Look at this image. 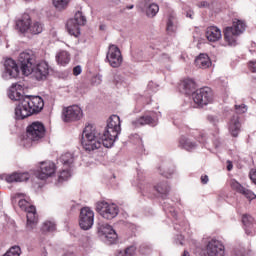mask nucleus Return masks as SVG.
<instances>
[{
	"label": "nucleus",
	"instance_id": "nucleus-1",
	"mask_svg": "<svg viewBox=\"0 0 256 256\" xmlns=\"http://www.w3.org/2000/svg\"><path fill=\"white\" fill-rule=\"evenodd\" d=\"M119 133H121V120L119 116H111L107 129L102 134L94 124H86L82 131L81 144L85 151L100 149L102 144L109 149L116 142Z\"/></svg>",
	"mask_w": 256,
	"mask_h": 256
},
{
	"label": "nucleus",
	"instance_id": "nucleus-2",
	"mask_svg": "<svg viewBox=\"0 0 256 256\" xmlns=\"http://www.w3.org/2000/svg\"><path fill=\"white\" fill-rule=\"evenodd\" d=\"M19 89H22L21 85H12L8 94L11 100L19 101L15 108L16 120H25V118H29V115L43 110L45 102L41 96H22Z\"/></svg>",
	"mask_w": 256,
	"mask_h": 256
},
{
	"label": "nucleus",
	"instance_id": "nucleus-3",
	"mask_svg": "<svg viewBox=\"0 0 256 256\" xmlns=\"http://www.w3.org/2000/svg\"><path fill=\"white\" fill-rule=\"evenodd\" d=\"M15 199H18V205L22 210L26 211L27 217V228L32 230L37 226L39 221V216L36 210V206H33L28 202L26 195L24 193H16Z\"/></svg>",
	"mask_w": 256,
	"mask_h": 256
},
{
	"label": "nucleus",
	"instance_id": "nucleus-4",
	"mask_svg": "<svg viewBox=\"0 0 256 256\" xmlns=\"http://www.w3.org/2000/svg\"><path fill=\"white\" fill-rule=\"evenodd\" d=\"M246 27L245 21L234 18L232 25L224 29V41L228 43V45L236 46L238 37L245 32Z\"/></svg>",
	"mask_w": 256,
	"mask_h": 256
},
{
	"label": "nucleus",
	"instance_id": "nucleus-5",
	"mask_svg": "<svg viewBox=\"0 0 256 256\" xmlns=\"http://www.w3.org/2000/svg\"><path fill=\"white\" fill-rule=\"evenodd\" d=\"M18 63L25 76H29L30 74L35 75L36 54L32 52V49L21 52L18 57Z\"/></svg>",
	"mask_w": 256,
	"mask_h": 256
},
{
	"label": "nucleus",
	"instance_id": "nucleus-6",
	"mask_svg": "<svg viewBox=\"0 0 256 256\" xmlns=\"http://www.w3.org/2000/svg\"><path fill=\"white\" fill-rule=\"evenodd\" d=\"M26 135L31 142H41L46 135V127L43 122L36 120L26 127Z\"/></svg>",
	"mask_w": 256,
	"mask_h": 256
},
{
	"label": "nucleus",
	"instance_id": "nucleus-7",
	"mask_svg": "<svg viewBox=\"0 0 256 256\" xmlns=\"http://www.w3.org/2000/svg\"><path fill=\"white\" fill-rule=\"evenodd\" d=\"M192 97L196 105L204 107L209 105L210 102H213V91L210 87H201L193 92Z\"/></svg>",
	"mask_w": 256,
	"mask_h": 256
},
{
	"label": "nucleus",
	"instance_id": "nucleus-8",
	"mask_svg": "<svg viewBox=\"0 0 256 256\" xmlns=\"http://www.w3.org/2000/svg\"><path fill=\"white\" fill-rule=\"evenodd\" d=\"M87 23V18L84 16L83 12H76L74 18H69L66 27L69 34L72 36H79L81 33L80 25H85Z\"/></svg>",
	"mask_w": 256,
	"mask_h": 256
},
{
	"label": "nucleus",
	"instance_id": "nucleus-9",
	"mask_svg": "<svg viewBox=\"0 0 256 256\" xmlns=\"http://www.w3.org/2000/svg\"><path fill=\"white\" fill-rule=\"evenodd\" d=\"M96 208L104 219H114L119 213V206L117 204H109L108 202H98Z\"/></svg>",
	"mask_w": 256,
	"mask_h": 256
},
{
	"label": "nucleus",
	"instance_id": "nucleus-10",
	"mask_svg": "<svg viewBox=\"0 0 256 256\" xmlns=\"http://www.w3.org/2000/svg\"><path fill=\"white\" fill-rule=\"evenodd\" d=\"M83 115V109L79 105H70L63 109L64 122H77L83 118Z\"/></svg>",
	"mask_w": 256,
	"mask_h": 256
},
{
	"label": "nucleus",
	"instance_id": "nucleus-11",
	"mask_svg": "<svg viewBox=\"0 0 256 256\" xmlns=\"http://www.w3.org/2000/svg\"><path fill=\"white\" fill-rule=\"evenodd\" d=\"M94 217V210H92V208H89L88 206L81 208L79 219L80 228L83 230H89L92 228L94 224Z\"/></svg>",
	"mask_w": 256,
	"mask_h": 256
},
{
	"label": "nucleus",
	"instance_id": "nucleus-12",
	"mask_svg": "<svg viewBox=\"0 0 256 256\" xmlns=\"http://www.w3.org/2000/svg\"><path fill=\"white\" fill-rule=\"evenodd\" d=\"M106 58L111 67H120V65L123 63L121 49L117 45H109Z\"/></svg>",
	"mask_w": 256,
	"mask_h": 256
},
{
	"label": "nucleus",
	"instance_id": "nucleus-13",
	"mask_svg": "<svg viewBox=\"0 0 256 256\" xmlns=\"http://www.w3.org/2000/svg\"><path fill=\"white\" fill-rule=\"evenodd\" d=\"M20 74L19 66L16 63V60L13 58H6L4 62V73L3 78L9 80L11 78H18Z\"/></svg>",
	"mask_w": 256,
	"mask_h": 256
},
{
	"label": "nucleus",
	"instance_id": "nucleus-14",
	"mask_svg": "<svg viewBox=\"0 0 256 256\" xmlns=\"http://www.w3.org/2000/svg\"><path fill=\"white\" fill-rule=\"evenodd\" d=\"M206 252L208 256H224L225 246L219 239H210L206 245Z\"/></svg>",
	"mask_w": 256,
	"mask_h": 256
},
{
	"label": "nucleus",
	"instance_id": "nucleus-15",
	"mask_svg": "<svg viewBox=\"0 0 256 256\" xmlns=\"http://www.w3.org/2000/svg\"><path fill=\"white\" fill-rule=\"evenodd\" d=\"M143 195H148V197H154L151 193L152 191H156L160 195H167L170 191L168 182H162L161 184H157V186H151L150 184H146V186L140 187Z\"/></svg>",
	"mask_w": 256,
	"mask_h": 256
},
{
	"label": "nucleus",
	"instance_id": "nucleus-16",
	"mask_svg": "<svg viewBox=\"0 0 256 256\" xmlns=\"http://www.w3.org/2000/svg\"><path fill=\"white\" fill-rule=\"evenodd\" d=\"M98 230L103 235L106 243H116L118 235L112 226L109 224H99Z\"/></svg>",
	"mask_w": 256,
	"mask_h": 256
},
{
	"label": "nucleus",
	"instance_id": "nucleus-17",
	"mask_svg": "<svg viewBox=\"0 0 256 256\" xmlns=\"http://www.w3.org/2000/svg\"><path fill=\"white\" fill-rule=\"evenodd\" d=\"M49 75V65L45 62V60H42L41 63L37 62V56H36V65H34V77L36 80H45L47 76Z\"/></svg>",
	"mask_w": 256,
	"mask_h": 256
},
{
	"label": "nucleus",
	"instance_id": "nucleus-18",
	"mask_svg": "<svg viewBox=\"0 0 256 256\" xmlns=\"http://www.w3.org/2000/svg\"><path fill=\"white\" fill-rule=\"evenodd\" d=\"M230 186L231 188H233V191L244 195L247 199H250V201H252V199H256V193H253L250 188L242 186V184H240V182H237V180H231Z\"/></svg>",
	"mask_w": 256,
	"mask_h": 256
},
{
	"label": "nucleus",
	"instance_id": "nucleus-19",
	"mask_svg": "<svg viewBox=\"0 0 256 256\" xmlns=\"http://www.w3.org/2000/svg\"><path fill=\"white\" fill-rule=\"evenodd\" d=\"M156 118L152 116V113H144L140 118L132 120V127H145V124H150L151 127H155Z\"/></svg>",
	"mask_w": 256,
	"mask_h": 256
},
{
	"label": "nucleus",
	"instance_id": "nucleus-20",
	"mask_svg": "<svg viewBox=\"0 0 256 256\" xmlns=\"http://www.w3.org/2000/svg\"><path fill=\"white\" fill-rule=\"evenodd\" d=\"M56 172V164L54 162H41L40 164V173L38 177L40 179H47Z\"/></svg>",
	"mask_w": 256,
	"mask_h": 256
},
{
	"label": "nucleus",
	"instance_id": "nucleus-21",
	"mask_svg": "<svg viewBox=\"0 0 256 256\" xmlns=\"http://www.w3.org/2000/svg\"><path fill=\"white\" fill-rule=\"evenodd\" d=\"M31 26V16L30 14H23L21 18H18L16 21V27L19 32L25 34L26 32H30Z\"/></svg>",
	"mask_w": 256,
	"mask_h": 256
},
{
	"label": "nucleus",
	"instance_id": "nucleus-22",
	"mask_svg": "<svg viewBox=\"0 0 256 256\" xmlns=\"http://www.w3.org/2000/svg\"><path fill=\"white\" fill-rule=\"evenodd\" d=\"M206 38L211 43H216L217 41H220V39L222 38L220 27H217L216 25H210L209 27H207Z\"/></svg>",
	"mask_w": 256,
	"mask_h": 256
},
{
	"label": "nucleus",
	"instance_id": "nucleus-23",
	"mask_svg": "<svg viewBox=\"0 0 256 256\" xmlns=\"http://www.w3.org/2000/svg\"><path fill=\"white\" fill-rule=\"evenodd\" d=\"M195 65L200 69H207L212 66V60L208 54H199L195 59Z\"/></svg>",
	"mask_w": 256,
	"mask_h": 256
},
{
	"label": "nucleus",
	"instance_id": "nucleus-24",
	"mask_svg": "<svg viewBox=\"0 0 256 256\" xmlns=\"http://www.w3.org/2000/svg\"><path fill=\"white\" fill-rule=\"evenodd\" d=\"M241 129V122L239 120V116H233L229 123V131L234 138H237Z\"/></svg>",
	"mask_w": 256,
	"mask_h": 256
},
{
	"label": "nucleus",
	"instance_id": "nucleus-25",
	"mask_svg": "<svg viewBox=\"0 0 256 256\" xmlns=\"http://www.w3.org/2000/svg\"><path fill=\"white\" fill-rule=\"evenodd\" d=\"M179 146L186 151H195L197 149V142L190 140V138H186L185 136H181L179 139Z\"/></svg>",
	"mask_w": 256,
	"mask_h": 256
},
{
	"label": "nucleus",
	"instance_id": "nucleus-26",
	"mask_svg": "<svg viewBox=\"0 0 256 256\" xmlns=\"http://www.w3.org/2000/svg\"><path fill=\"white\" fill-rule=\"evenodd\" d=\"M242 223L244 224L246 235H254V230H253L254 217H252V215L245 214L242 217Z\"/></svg>",
	"mask_w": 256,
	"mask_h": 256
},
{
	"label": "nucleus",
	"instance_id": "nucleus-27",
	"mask_svg": "<svg viewBox=\"0 0 256 256\" xmlns=\"http://www.w3.org/2000/svg\"><path fill=\"white\" fill-rule=\"evenodd\" d=\"M30 175L29 173H12L11 175H6V182H27Z\"/></svg>",
	"mask_w": 256,
	"mask_h": 256
},
{
	"label": "nucleus",
	"instance_id": "nucleus-28",
	"mask_svg": "<svg viewBox=\"0 0 256 256\" xmlns=\"http://www.w3.org/2000/svg\"><path fill=\"white\" fill-rule=\"evenodd\" d=\"M56 60L58 65L65 66L70 63L71 56L69 52H65V50H62V52H58V54H56Z\"/></svg>",
	"mask_w": 256,
	"mask_h": 256
},
{
	"label": "nucleus",
	"instance_id": "nucleus-29",
	"mask_svg": "<svg viewBox=\"0 0 256 256\" xmlns=\"http://www.w3.org/2000/svg\"><path fill=\"white\" fill-rule=\"evenodd\" d=\"M177 27H178L177 17L174 13H172L168 17V21L166 25L167 32H176Z\"/></svg>",
	"mask_w": 256,
	"mask_h": 256
},
{
	"label": "nucleus",
	"instance_id": "nucleus-30",
	"mask_svg": "<svg viewBox=\"0 0 256 256\" xmlns=\"http://www.w3.org/2000/svg\"><path fill=\"white\" fill-rule=\"evenodd\" d=\"M182 87L185 89L186 92H189V91H194L197 85L193 78H185L182 81Z\"/></svg>",
	"mask_w": 256,
	"mask_h": 256
},
{
	"label": "nucleus",
	"instance_id": "nucleus-31",
	"mask_svg": "<svg viewBox=\"0 0 256 256\" xmlns=\"http://www.w3.org/2000/svg\"><path fill=\"white\" fill-rule=\"evenodd\" d=\"M43 32V23H40L39 21H34L32 23V20L30 18V34H41Z\"/></svg>",
	"mask_w": 256,
	"mask_h": 256
},
{
	"label": "nucleus",
	"instance_id": "nucleus-32",
	"mask_svg": "<svg viewBox=\"0 0 256 256\" xmlns=\"http://www.w3.org/2000/svg\"><path fill=\"white\" fill-rule=\"evenodd\" d=\"M60 162L64 164V166H71L74 162V155L73 153H63L60 156Z\"/></svg>",
	"mask_w": 256,
	"mask_h": 256
},
{
	"label": "nucleus",
	"instance_id": "nucleus-33",
	"mask_svg": "<svg viewBox=\"0 0 256 256\" xmlns=\"http://www.w3.org/2000/svg\"><path fill=\"white\" fill-rule=\"evenodd\" d=\"M54 230H56L55 222H44L41 227L42 233H53Z\"/></svg>",
	"mask_w": 256,
	"mask_h": 256
},
{
	"label": "nucleus",
	"instance_id": "nucleus-34",
	"mask_svg": "<svg viewBox=\"0 0 256 256\" xmlns=\"http://www.w3.org/2000/svg\"><path fill=\"white\" fill-rule=\"evenodd\" d=\"M160 8L159 5L157 3H150V5H148L147 10H146V14L147 16H156L157 12H159Z\"/></svg>",
	"mask_w": 256,
	"mask_h": 256
},
{
	"label": "nucleus",
	"instance_id": "nucleus-35",
	"mask_svg": "<svg viewBox=\"0 0 256 256\" xmlns=\"http://www.w3.org/2000/svg\"><path fill=\"white\" fill-rule=\"evenodd\" d=\"M21 248L20 246H12L5 252L2 256H20L21 255Z\"/></svg>",
	"mask_w": 256,
	"mask_h": 256
},
{
	"label": "nucleus",
	"instance_id": "nucleus-36",
	"mask_svg": "<svg viewBox=\"0 0 256 256\" xmlns=\"http://www.w3.org/2000/svg\"><path fill=\"white\" fill-rule=\"evenodd\" d=\"M70 0H53V5L57 10H65L68 7Z\"/></svg>",
	"mask_w": 256,
	"mask_h": 256
},
{
	"label": "nucleus",
	"instance_id": "nucleus-37",
	"mask_svg": "<svg viewBox=\"0 0 256 256\" xmlns=\"http://www.w3.org/2000/svg\"><path fill=\"white\" fill-rule=\"evenodd\" d=\"M136 250V246H128L124 252H119L118 256H135Z\"/></svg>",
	"mask_w": 256,
	"mask_h": 256
},
{
	"label": "nucleus",
	"instance_id": "nucleus-38",
	"mask_svg": "<svg viewBox=\"0 0 256 256\" xmlns=\"http://www.w3.org/2000/svg\"><path fill=\"white\" fill-rule=\"evenodd\" d=\"M69 177H71L70 169H64L63 171L60 172L59 182H63L65 181V179H69Z\"/></svg>",
	"mask_w": 256,
	"mask_h": 256
},
{
	"label": "nucleus",
	"instance_id": "nucleus-39",
	"mask_svg": "<svg viewBox=\"0 0 256 256\" xmlns=\"http://www.w3.org/2000/svg\"><path fill=\"white\" fill-rule=\"evenodd\" d=\"M247 109V105H235V110L237 113H246Z\"/></svg>",
	"mask_w": 256,
	"mask_h": 256
},
{
	"label": "nucleus",
	"instance_id": "nucleus-40",
	"mask_svg": "<svg viewBox=\"0 0 256 256\" xmlns=\"http://www.w3.org/2000/svg\"><path fill=\"white\" fill-rule=\"evenodd\" d=\"M82 67L81 65H76L75 67H73V74L74 76H79L80 74H82Z\"/></svg>",
	"mask_w": 256,
	"mask_h": 256
},
{
	"label": "nucleus",
	"instance_id": "nucleus-41",
	"mask_svg": "<svg viewBox=\"0 0 256 256\" xmlns=\"http://www.w3.org/2000/svg\"><path fill=\"white\" fill-rule=\"evenodd\" d=\"M140 252H142V255H149L151 248L149 246H141Z\"/></svg>",
	"mask_w": 256,
	"mask_h": 256
},
{
	"label": "nucleus",
	"instance_id": "nucleus-42",
	"mask_svg": "<svg viewBox=\"0 0 256 256\" xmlns=\"http://www.w3.org/2000/svg\"><path fill=\"white\" fill-rule=\"evenodd\" d=\"M199 142H201L202 144H205L206 140H207V136L205 133H200V136L198 138Z\"/></svg>",
	"mask_w": 256,
	"mask_h": 256
},
{
	"label": "nucleus",
	"instance_id": "nucleus-43",
	"mask_svg": "<svg viewBox=\"0 0 256 256\" xmlns=\"http://www.w3.org/2000/svg\"><path fill=\"white\" fill-rule=\"evenodd\" d=\"M250 179H252V182L256 184V169H253L252 171H250Z\"/></svg>",
	"mask_w": 256,
	"mask_h": 256
},
{
	"label": "nucleus",
	"instance_id": "nucleus-44",
	"mask_svg": "<svg viewBox=\"0 0 256 256\" xmlns=\"http://www.w3.org/2000/svg\"><path fill=\"white\" fill-rule=\"evenodd\" d=\"M201 182L202 184H208L209 182V175H201Z\"/></svg>",
	"mask_w": 256,
	"mask_h": 256
},
{
	"label": "nucleus",
	"instance_id": "nucleus-45",
	"mask_svg": "<svg viewBox=\"0 0 256 256\" xmlns=\"http://www.w3.org/2000/svg\"><path fill=\"white\" fill-rule=\"evenodd\" d=\"M160 173H161V175H164L165 177H171V175L174 173V171H162V169H160Z\"/></svg>",
	"mask_w": 256,
	"mask_h": 256
},
{
	"label": "nucleus",
	"instance_id": "nucleus-46",
	"mask_svg": "<svg viewBox=\"0 0 256 256\" xmlns=\"http://www.w3.org/2000/svg\"><path fill=\"white\" fill-rule=\"evenodd\" d=\"M227 169H228V171H232V169H233V163L232 162H228Z\"/></svg>",
	"mask_w": 256,
	"mask_h": 256
},
{
	"label": "nucleus",
	"instance_id": "nucleus-47",
	"mask_svg": "<svg viewBox=\"0 0 256 256\" xmlns=\"http://www.w3.org/2000/svg\"><path fill=\"white\" fill-rule=\"evenodd\" d=\"M207 5H209V3H207V1H201V3H199L200 7H206Z\"/></svg>",
	"mask_w": 256,
	"mask_h": 256
},
{
	"label": "nucleus",
	"instance_id": "nucleus-48",
	"mask_svg": "<svg viewBox=\"0 0 256 256\" xmlns=\"http://www.w3.org/2000/svg\"><path fill=\"white\" fill-rule=\"evenodd\" d=\"M120 80H121L120 76H114V82L116 83V85H118Z\"/></svg>",
	"mask_w": 256,
	"mask_h": 256
},
{
	"label": "nucleus",
	"instance_id": "nucleus-49",
	"mask_svg": "<svg viewBox=\"0 0 256 256\" xmlns=\"http://www.w3.org/2000/svg\"><path fill=\"white\" fill-rule=\"evenodd\" d=\"M186 16H189V18H193L194 12L190 11L186 13Z\"/></svg>",
	"mask_w": 256,
	"mask_h": 256
},
{
	"label": "nucleus",
	"instance_id": "nucleus-50",
	"mask_svg": "<svg viewBox=\"0 0 256 256\" xmlns=\"http://www.w3.org/2000/svg\"><path fill=\"white\" fill-rule=\"evenodd\" d=\"M169 213H171L173 216H176V213H175V209H174V208H170Z\"/></svg>",
	"mask_w": 256,
	"mask_h": 256
},
{
	"label": "nucleus",
	"instance_id": "nucleus-51",
	"mask_svg": "<svg viewBox=\"0 0 256 256\" xmlns=\"http://www.w3.org/2000/svg\"><path fill=\"white\" fill-rule=\"evenodd\" d=\"M183 256H190V252L188 250H184Z\"/></svg>",
	"mask_w": 256,
	"mask_h": 256
},
{
	"label": "nucleus",
	"instance_id": "nucleus-52",
	"mask_svg": "<svg viewBox=\"0 0 256 256\" xmlns=\"http://www.w3.org/2000/svg\"><path fill=\"white\" fill-rule=\"evenodd\" d=\"M134 5H127V10H133Z\"/></svg>",
	"mask_w": 256,
	"mask_h": 256
},
{
	"label": "nucleus",
	"instance_id": "nucleus-53",
	"mask_svg": "<svg viewBox=\"0 0 256 256\" xmlns=\"http://www.w3.org/2000/svg\"><path fill=\"white\" fill-rule=\"evenodd\" d=\"M174 228H176L177 230H180L179 226H176V225H175Z\"/></svg>",
	"mask_w": 256,
	"mask_h": 256
},
{
	"label": "nucleus",
	"instance_id": "nucleus-54",
	"mask_svg": "<svg viewBox=\"0 0 256 256\" xmlns=\"http://www.w3.org/2000/svg\"><path fill=\"white\" fill-rule=\"evenodd\" d=\"M164 208H165V209H167V206H166V204H164Z\"/></svg>",
	"mask_w": 256,
	"mask_h": 256
},
{
	"label": "nucleus",
	"instance_id": "nucleus-55",
	"mask_svg": "<svg viewBox=\"0 0 256 256\" xmlns=\"http://www.w3.org/2000/svg\"><path fill=\"white\" fill-rule=\"evenodd\" d=\"M253 71H256V68L252 69Z\"/></svg>",
	"mask_w": 256,
	"mask_h": 256
},
{
	"label": "nucleus",
	"instance_id": "nucleus-56",
	"mask_svg": "<svg viewBox=\"0 0 256 256\" xmlns=\"http://www.w3.org/2000/svg\"><path fill=\"white\" fill-rule=\"evenodd\" d=\"M216 146H219V144H218V143H216Z\"/></svg>",
	"mask_w": 256,
	"mask_h": 256
}]
</instances>
